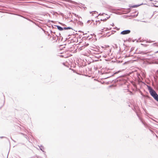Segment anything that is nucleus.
I'll return each instance as SVG.
<instances>
[{
  "label": "nucleus",
  "mask_w": 158,
  "mask_h": 158,
  "mask_svg": "<svg viewBox=\"0 0 158 158\" xmlns=\"http://www.w3.org/2000/svg\"><path fill=\"white\" fill-rule=\"evenodd\" d=\"M128 10V11H127V13L129 12H130V9H128V10Z\"/></svg>",
  "instance_id": "nucleus-7"
},
{
  "label": "nucleus",
  "mask_w": 158,
  "mask_h": 158,
  "mask_svg": "<svg viewBox=\"0 0 158 158\" xmlns=\"http://www.w3.org/2000/svg\"><path fill=\"white\" fill-rule=\"evenodd\" d=\"M136 6H132L131 7H132V8H134V7H136Z\"/></svg>",
  "instance_id": "nucleus-6"
},
{
  "label": "nucleus",
  "mask_w": 158,
  "mask_h": 158,
  "mask_svg": "<svg viewBox=\"0 0 158 158\" xmlns=\"http://www.w3.org/2000/svg\"><path fill=\"white\" fill-rule=\"evenodd\" d=\"M130 32V30H125L122 31L121 32V34L122 35H126L127 34H128Z\"/></svg>",
  "instance_id": "nucleus-3"
},
{
  "label": "nucleus",
  "mask_w": 158,
  "mask_h": 158,
  "mask_svg": "<svg viewBox=\"0 0 158 158\" xmlns=\"http://www.w3.org/2000/svg\"><path fill=\"white\" fill-rule=\"evenodd\" d=\"M57 27L58 29L60 31H62L63 30V28L60 26H57Z\"/></svg>",
  "instance_id": "nucleus-4"
},
{
  "label": "nucleus",
  "mask_w": 158,
  "mask_h": 158,
  "mask_svg": "<svg viewBox=\"0 0 158 158\" xmlns=\"http://www.w3.org/2000/svg\"><path fill=\"white\" fill-rule=\"evenodd\" d=\"M72 28L71 27H64V30H68V29H71Z\"/></svg>",
  "instance_id": "nucleus-5"
},
{
  "label": "nucleus",
  "mask_w": 158,
  "mask_h": 158,
  "mask_svg": "<svg viewBox=\"0 0 158 158\" xmlns=\"http://www.w3.org/2000/svg\"><path fill=\"white\" fill-rule=\"evenodd\" d=\"M147 87L151 95L158 102V95L150 86L147 85Z\"/></svg>",
  "instance_id": "nucleus-1"
},
{
  "label": "nucleus",
  "mask_w": 158,
  "mask_h": 158,
  "mask_svg": "<svg viewBox=\"0 0 158 158\" xmlns=\"http://www.w3.org/2000/svg\"><path fill=\"white\" fill-rule=\"evenodd\" d=\"M75 23L77 24L78 26H83V23L81 21L77 20Z\"/></svg>",
  "instance_id": "nucleus-2"
}]
</instances>
